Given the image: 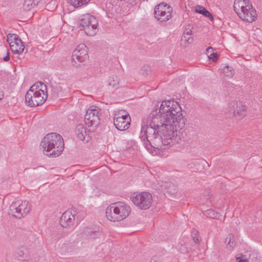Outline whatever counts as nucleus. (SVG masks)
I'll list each match as a JSON object with an SVG mask.
<instances>
[{
	"label": "nucleus",
	"instance_id": "6ab92c4d",
	"mask_svg": "<svg viewBox=\"0 0 262 262\" xmlns=\"http://www.w3.org/2000/svg\"><path fill=\"white\" fill-rule=\"evenodd\" d=\"M68 2L75 8L87 5L90 0H67Z\"/></svg>",
	"mask_w": 262,
	"mask_h": 262
},
{
	"label": "nucleus",
	"instance_id": "f704fd0d",
	"mask_svg": "<svg viewBox=\"0 0 262 262\" xmlns=\"http://www.w3.org/2000/svg\"><path fill=\"white\" fill-rule=\"evenodd\" d=\"M233 107H234L233 105ZM233 110H234V112H233L234 115H235V113H236L237 115H239L240 114V112H239L240 110H238L237 107L236 108L233 107Z\"/></svg>",
	"mask_w": 262,
	"mask_h": 262
},
{
	"label": "nucleus",
	"instance_id": "39448f33",
	"mask_svg": "<svg viewBox=\"0 0 262 262\" xmlns=\"http://www.w3.org/2000/svg\"><path fill=\"white\" fill-rule=\"evenodd\" d=\"M234 10L238 17L245 21L252 23L256 18V11L249 0L235 1Z\"/></svg>",
	"mask_w": 262,
	"mask_h": 262
},
{
	"label": "nucleus",
	"instance_id": "5701e85b",
	"mask_svg": "<svg viewBox=\"0 0 262 262\" xmlns=\"http://www.w3.org/2000/svg\"><path fill=\"white\" fill-rule=\"evenodd\" d=\"M119 79L116 76L109 77L107 80L108 85L112 88H117L119 85Z\"/></svg>",
	"mask_w": 262,
	"mask_h": 262
},
{
	"label": "nucleus",
	"instance_id": "2f4dec72",
	"mask_svg": "<svg viewBox=\"0 0 262 262\" xmlns=\"http://www.w3.org/2000/svg\"><path fill=\"white\" fill-rule=\"evenodd\" d=\"M191 39V36H187L185 33H184L182 36V40H185L188 41L189 39Z\"/></svg>",
	"mask_w": 262,
	"mask_h": 262
},
{
	"label": "nucleus",
	"instance_id": "4468645a",
	"mask_svg": "<svg viewBox=\"0 0 262 262\" xmlns=\"http://www.w3.org/2000/svg\"><path fill=\"white\" fill-rule=\"evenodd\" d=\"M75 220L74 215L70 211H65L60 219V225L63 227H67L72 225Z\"/></svg>",
	"mask_w": 262,
	"mask_h": 262
},
{
	"label": "nucleus",
	"instance_id": "412c9836",
	"mask_svg": "<svg viewBox=\"0 0 262 262\" xmlns=\"http://www.w3.org/2000/svg\"><path fill=\"white\" fill-rule=\"evenodd\" d=\"M225 243H227V248L229 250H232L235 246V243L233 239V235L232 234H229L225 239Z\"/></svg>",
	"mask_w": 262,
	"mask_h": 262
},
{
	"label": "nucleus",
	"instance_id": "f03ea898",
	"mask_svg": "<svg viewBox=\"0 0 262 262\" xmlns=\"http://www.w3.org/2000/svg\"><path fill=\"white\" fill-rule=\"evenodd\" d=\"M40 146L49 157H56L61 155L64 149L62 137L55 133L48 134L42 139Z\"/></svg>",
	"mask_w": 262,
	"mask_h": 262
},
{
	"label": "nucleus",
	"instance_id": "a211bd4d",
	"mask_svg": "<svg viewBox=\"0 0 262 262\" xmlns=\"http://www.w3.org/2000/svg\"><path fill=\"white\" fill-rule=\"evenodd\" d=\"M41 0H25L24 8L26 11H29L36 7Z\"/></svg>",
	"mask_w": 262,
	"mask_h": 262
},
{
	"label": "nucleus",
	"instance_id": "72a5a7b5",
	"mask_svg": "<svg viewBox=\"0 0 262 262\" xmlns=\"http://www.w3.org/2000/svg\"><path fill=\"white\" fill-rule=\"evenodd\" d=\"M191 26L190 25V29L186 30L184 31V33H185L187 36H191L192 31L191 30Z\"/></svg>",
	"mask_w": 262,
	"mask_h": 262
},
{
	"label": "nucleus",
	"instance_id": "cd10ccee",
	"mask_svg": "<svg viewBox=\"0 0 262 262\" xmlns=\"http://www.w3.org/2000/svg\"><path fill=\"white\" fill-rule=\"evenodd\" d=\"M202 14L203 15H204L205 16L208 17L209 20H213V17L212 15L209 11H208L206 9L205 10L204 12H203V13H202Z\"/></svg>",
	"mask_w": 262,
	"mask_h": 262
},
{
	"label": "nucleus",
	"instance_id": "9d476101",
	"mask_svg": "<svg viewBox=\"0 0 262 262\" xmlns=\"http://www.w3.org/2000/svg\"><path fill=\"white\" fill-rule=\"evenodd\" d=\"M172 8L166 4L157 5L154 10L155 17L161 22H165L172 17Z\"/></svg>",
	"mask_w": 262,
	"mask_h": 262
},
{
	"label": "nucleus",
	"instance_id": "423d86ee",
	"mask_svg": "<svg viewBox=\"0 0 262 262\" xmlns=\"http://www.w3.org/2000/svg\"><path fill=\"white\" fill-rule=\"evenodd\" d=\"M179 103L174 100L163 101L159 106L156 105L152 109L149 115H182Z\"/></svg>",
	"mask_w": 262,
	"mask_h": 262
},
{
	"label": "nucleus",
	"instance_id": "7ed1b4c3",
	"mask_svg": "<svg viewBox=\"0 0 262 262\" xmlns=\"http://www.w3.org/2000/svg\"><path fill=\"white\" fill-rule=\"evenodd\" d=\"M48 98L47 86L43 83L38 81L32 85L27 91L25 100L31 107L42 104Z\"/></svg>",
	"mask_w": 262,
	"mask_h": 262
},
{
	"label": "nucleus",
	"instance_id": "4c0bfd02",
	"mask_svg": "<svg viewBox=\"0 0 262 262\" xmlns=\"http://www.w3.org/2000/svg\"><path fill=\"white\" fill-rule=\"evenodd\" d=\"M3 97H4L3 92L1 90H0V101L3 99Z\"/></svg>",
	"mask_w": 262,
	"mask_h": 262
},
{
	"label": "nucleus",
	"instance_id": "f8f14e48",
	"mask_svg": "<svg viewBox=\"0 0 262 262\" xmlns=\"http://www.w3.org/2000/svg\"><path fill=\"white\" fill-rule=\"evenodd\" d=\"M131 119L130 116H121L114 118V124L119 130H125L128 128Z\"/></svg>",
	"mask_w": 262,
	"mask_h": 262
},
{
	"label": "nucleus",
	"instance_id": "f257e3e1",
	"mask_svg": "<svg viewBox=\"0 0 262 262\" xmlns=\"http://www.w3.org/2000/svg\"><path fill=\"white\" fill-rule=\"evenodd\" d=\"M183 116H152L144 134L140 136L147 149H164L173 145L177 131L185 125Z\"/></svg>",
	"mask_w": 262,
	"mask_h": 262
},
{
	"label": "nucleus",
	"instance_id": "b1692460",
	"mask_svg": "<svg viewBox=\"0 0 262 262\" xmlns=\"http://www.w3.org/2000/svg\"><path fill=\"white\" fill-rule=\"evenodd\" d=\"M98 233L94 231L92 228H86L83 231V236H85V237L89 238H95L97 235Z\"/></svg>",
	"mask_w": 262,
	"mask_h": 262
},
{
	"label": "nucleus",
	"instance_id": "a878e982",
	"mask_svg": "<svg viewBox=\"0 0 262 262\" xmlns=\"http://www.w3.org/2000/svg\"><path fill=\"white\" fill-rule=\"evenodd\" d=\"M7 41L9 44L10 47L13 43H14L16 41V40L19 39V36L15 34H9L7 35Z\"/></svg>",
	"mask_w": 262,
	"mask_h": 262
},
{
	"label": "nucleus",
	"instance_id": "dca6fc26",
	"mask_svg": "<svg viewBox=\"0 0 262 262\" xmlns=\"http://www.w3.org/2000/svg\"><path fill=\"white\" fill-rule=\"evenodd\" d=\"M15 256L19 260L29 258L28 249L25 247H20L15 251Z\"/></svg>",
	"mask_w": 262,
	"mask_h": 262
},
{
	"label": "nucleus",
	"instance_id": "f3484780",
	"mask_svg": "<svg viewBox=\"0 0 262 262\" xmlns=\"http://www.w3.org/2000/svg\"><path fill=\"white\" fill-rule=\"evenodd\" d=\"M88 118H84L85 123L89 127H97L99 124L100 118L99 116H88Z\"/></svg>",
	"mask_w": 262,
	"mask_h": 262
},
{
	"label": "nucleus",
	"instance_id": "0eeeda50",
	"mask_svg": "<svg viewBox=\"0 0 262 262\" xmlns=\"http://www.w3.org/2000/svg\"><path fill=\"white\" fill-rule=\"evenodd\" d=\"M79 27L90 36H93L98 32V20L96 17L89 13L82 15L79 20Z\"/></svg>",
	"mask_w": 262,
	"mask_h": 262
},
{
	"label": "nucleus",
	"instance_id": "473e14b6",
	"mask_svg": "<svg viewBox=\"0 0 262 262\" xmlns=\"http://www.w3.org/2000/svg\"><path fill=\"white\" fill-rule=\"evenodd\" d=\"M5 52L7 53V55L3 58V60L5 61H8L10 59V56L8 53V51L7 49H5Z\"/></svg>",
	"mask_w": 262,
	"mask_h": 262
},
{
	"label": "nucleus",
	"instance_id": "c85d7f7f",
	"mask_svg": "<svg viewBox=\"0 0 262 262\" xmlns=\"http://www.w3.org/2000/svg\"><path fill=\"white\" fill-rule=\"evenodd\" d=\"M205 10L206 9L201 6L198 5L195 7L196 12L202 14Z\"/></svg>",
	"mask_w": 262,
	"mask_h": 262
},
{
	"label": "nucleus",
	"instance_id": "ddd939ff",
	"mask_svg": "<svg viewBox=\"0 0 262 262\" xmlns=\"http://www.w3.org/2000/svg\"><path fill=\"white\" fill-rule=\"evenodd\" d=\"M75 133L79 140L85 143L88 142L91 139L90 132L87 131L82 124H79L76 126Z\"/></svg>",
	"mask_w": 262,
	"mask_h": 262
},
{
	"label": "nucleus",
	"instance_id": "c756f323",
	"mask_svg": "<svg viewBox=\"0 0 262 262\" xmlns=\"http://www.w3.org/2000/svg\"><path fill=\"white\" fill-rule=\"evenodd\" d=\"M115 115H129V113L124 110H119L116 111Z\"/></svg>",
	"mask_w": 262,
	"mask_h": 262
},
{
	"label": "nucleus",
	"instance_id": "20e7f679",
	"mask_svg": "<svg viewBox=\"0 0 262 262\" xmlns=\"http://www.w3.org/2000/svg\"><path fill=\"white\" fill-rule=\"evenodd\" d=\"M130 208L124 202H116L108 206L105 211L106 218L112 222L120 221L127 217Z\"/></svg>",
	"mask_w": 262,
	"mask_h": 262
},
{
	"label": "nucleus",
	"instance_id": "2eb2a0df",
	"mask_svg": "<svg viewBox=\"0 0 262 262\" xmlns=\"http://www.w3.org/2000/svg\"><path fill=\"white\" fill-rule=\"evenodd\" d=\"M10 47L12 52L17 54L22 53L25 49L24 43L20 38L16 40V41L13 43Z\"/></svg>",
	"mask_w": 262,
	"mask_h": 262
},
{
	"label": "nucleus",
	"instance_id": "4be33fe9",
	"mask_svg": "<svg viewBox=\"0 0 262 262\" xmlns=\"http://www.w3.org/2000/svg\"><path fill=\"white\" fill-rule=\"evenodd\" d=\"M222 71L225 76L231 77L234 75V69L232 67L228 65L224 66L222 68Z\"/></svg>",
	"mask_w": 262,
	"mask_h": 262
},
{
	"label": "nucleus",
	"instance_id": "aec40b11",
	"mask_svg": "<svg viewBox=\"0 0 262 262\" xmlns=\"http://www.w3.org/2000/svg\"><path fill=\"white\" fill-rule=\"evenodd\" d=\"M101 114V109L96 105L90 106L89 108L86 110L85 115H98Z\"/></svg>",
	"mask_w": 262,
	"mask_h": 262
},
{
	"label": "nucleus",
	"instance_id": "e433bc0d",
	"mask_svg": "<svg viewBox=\"0 0 262 262\" xmlns=\"http://www.w3.org/2000/svg\"><path fill=\"white\" fill-rule=\"evenodd\" d=\"M212 50V48L211 47H209L208 48H207V50H206V52H207V54L209 55H210L209 54V53L210 52H211V51Z\"/></svg>",
	"mask_w": 262,
	"mask_h": 262
},
{
	"label": "nucleus",
	"instance_id": "9b49d317",
	"mask_svg": "<svg viewBox=\"0 0 262 262\" xmlns=\"http://www.w3.org/2000/svg\"><path fill=\"white\" fill-rule=\"evenodd\" d=\"M88 57V52L85 45L83 43L79 45L72 53V61L73 66L78 67Z\"/></svg>",
	"mask_w": 262,
	"mask_h": 262
},
{
	"label": "nucleus",
	"instance_id": "7c9ffc66",
	"mask_svg": "<svg viewBox=\"0 0 262 262\" xmlns=\"http://www.w3.org/2000/svg\"><path fill=\"white\" fill-rule=\"evenodd\" d=\"M208 57L210 59H212L213 61H214L217 58V54L215 53H210V55H208Z\"/></svg>",
	"mask_w": 262,
	"mask_h": 262
},
{
	"label": "nucleus",
	"instance_id": "6e6552de",
	"mask_svg": "<svg viewBox=\"0 0 262 262\" xmlns=\"http://www.w3.org/2000/svg\"><path fill=\"white\" fill-rule=\"evenodd\" d=\"M31 209V205L27 201L14 202L9 207V214L13 216L21 219L27 215Z\"/></svg>",
	"mask_w": 262,
	"mask_h": 262
},
{
	"label": "nucleus",
	"instance_id": "c9c22d12",
	"mask_svg": "<svg viewBox=\"0 0 262 262\" xmlns=\"http://www.w3.org/2000/svg\"><path fill=\"white\" fill-rule=\"evenodd\" d=\"M237 262H248L246 259H243L241 257H236Z\"/></svg>",
	"mask_w": 262,
	"mask_h": 262
},
{
	"label": "nucleus",
	"instance_id": "1a4fd4ad",
	"mask_svg": "<svg viewBox=\"0 0 262 262\" xmlns=\"http://www.w3.org/2000/svg\"><path fill=\"white\" fill-rule=\"evenodd\" d=\"M132 202L139 208L142 210L148 209L151 205L152 197L150 193L142 192L130 198Z\"/></svg>",
	"mask_w": 262,
	"mask_h": 262
},
{
	"label": "nucleus",
	"instance_id": "393cba45",
	"mask_svg": "<svg viewBox=\"0 0 262 262\" xmlns=\"http://www.w3.org/2000/svg\"><path fill=\"white\" fill-rule=\"evenodd\" d=\"M204 215L209 218L218 219L220 214L212 209H208L204 213Z\"/></svg>",
	"mask_w": 262,
	"mask_h": 262
},
{
	"label": "nucleus",
	"instance_id": "bb28decb",
	"mask_svg": "<svg viewBox=\"0 0 262 262\" xmlns=\"http://www.w3.org/2000/svg\"><path fill=\"white\" fill-rule=\"evenodd\" d=\"M198 233V231L194 230L192 232V236L193 242L196 244H199L200 243V240L199 237L197 236Z\"/></svg>",
	"mask_w": 262,
	"mask_h": 262
}]
</instances>
